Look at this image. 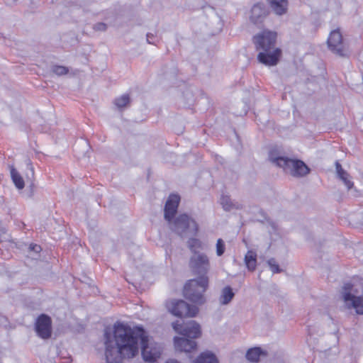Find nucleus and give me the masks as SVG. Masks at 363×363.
I'll return each instance as SVG.
<instances>
[{
    "label": "nucleus",
    "mask_w": 363,
    "mask_h": 363,
    "mask_svg": "<svg viewBox=\"0 0 363 363\" xmlns=\"http://www.w3.org/2000/svg\"><path fill=\"white\" fill-rule=\"evenodd\" d=\"M267 263L270 267V269L272 270V272L273 273H279L281 272V270L280 269L279 266L277 263L275 259H274V258L269 259L268 260Z\"/></svg>",
    "instance_id": "obj_27"
},
{
    "label": "nucleus",
    "mask_w": 363,
    "mask_h": 363,
    "mask_svg": "<svg viewBox=\"0 0 363 363\" xmlns=\"http://www.w3.org/2000/svg\"><path fill=\"white\" fill-rule=\"evenodd\" d=\"M208 276L189 280L184 287L185 298L194 303L203 304L206 302L204 294L208 288Z\"/></svg>",
    "instance_id": "obj_3"
},
{
    "label": "nucleus",
    "mask_w": 363,
    "mask_h": 363,
    "mask_svg": "<svg viewBox=\"0 0 363 363\" xmlns=\"http://www.w3.org/2000/svg\"><path fill=\"white\" fill-rule=\"evenodd\" d=\"M269 159L273 164L282 168L286 173L294 177H303L310 171L308 166L301 160L277 156L273 152H270Z\"/></svg>",
    "instance_id": "obj_5"
},
{
    "label": "nucleus",
    "mask_w": 363,
    "mask_h": 363,
    "mask_svg": "<svg viewBox=\"0 0 363 363\" xmlns=\"http://www.w3.org/2000/svg\"><path fill=\"white\" fill-rule=\"evenodd\" d=\"M172 327L176 332L190 339L197 338L201 335L200 325L194 320L187 322L184 325L175 322L172 323Z\"/></svg>",
    "instance_id": "obj_10"
},
{
    "label": "nucleus",
    "mask_w": 363,
    "mask_h": 363,
    "mask_svg": "<svg viewBox=\"0 0 363 363\" xmlns=\"http://www.w3.org/2000/svg\"><path fill=\"white\" fill-rule=\"evenodd\" d=\"M94 28L96 30L104 31L106 30V25L103 23H99L94 25Z\"/></svg>",
    "instance_id": "obj_28"
},
{
    "label": "nucleus",
    "mask_w": 363,
    "mask_h": 363,
    "mask_svg": "<svg viewBox=\"0 0 363 363\" xmlns=\"http://www.w3.org/2000/svg\"><path fill=\"white\" fill-rule=\"evenodd\" d=\"M225 250V245L224 241L219 238L216 242V255L220 257L223 255Z\"/></svg>",
    "instance_id": "obj_26"
},
{
    "label": "nucleus",
    "mask_w": 363,
    "mask_h": 363,
    "mask_svg": "<svg viewBox=\"0 0 363 363\" xmlns=\"http://www.w3.org/2000/svg\"><path fill=\"white\" fill-rule=\"evenodd\" d=\"M220 203L225 211H230L233 208H237L235 204H234L231 201V199L227 195L221 196L220 199Z\"/></svg>",
    "instance_id": "obj_23"
},
{
    "label": "nucleus",
    "mask_w": 363,
    "mask_h": 363,
    "mask_svg": "<svg viewBox=\"0 0 363 363\" xmlns=\"http://www.w3.org/2000/svg\"><path fill=\"white\" fill-rule=\"evenodd\" d=\"M10 172H11V179H12L15 186H16V188L18 189H23L24 188L25 184H24V181H23V179L22 178V177L17 172V170L13 167L11 168Z\"/></svg>",
    "instance_id": "obj_21"
},
{
    "label": "nucleus",
    "mask_w": 363,
    "mask_h": 363,
    "mask_svg": "<svg viewBox=\"0 0 363 363\" xmlns=\"http://www.w3.org/2000/svg\"><path fill=\"white\" fill-rule=\"evenodd\" d=\"M170 228L182 237L191 238L196 235L199 226L195 220L187 214H181L176 217Z\"/></svg>",
    "instance_id": "obj_6"
},
{
    "label": "nucleus",
    "mask_w": 363,
    "mask_h": 363,
    "mask_svg": "<svg viewBox=\"0 0 363 363\" xmlns=\"http://www.w3.org/2000/svg\"><path fill=\"white\" fill-rule=\"evenodd\" d=\"M265 355L259 347L249 349L246 353V358L252 362H258L261 355Z\"/></svg>",
    "instance_id": "obj_20"
},
{
    "label": "nucleus",
    "mask_w": 363,
    "mask_h": 363,
    "mask_svg": "<svg viewBox=\"0 0 363 363\" xmlns=\"http://www.w3.org/2000/svg\"><path fill=\"white\" fill-rule=\"evenodd\" d=\"M234 296L235 293L233 291L232 288L229 286H225L220 291L219 303L221 305H227L232 301Z\"/></svg>",
    "instance_id": "obj_18"
},
{
    "label": "nucleus",
    "mask_w": 363,
    "mask_h": 363,
    "mask_svg": "<svg viewBox=\"0 0 363 363\" xmlns=\"http://www.w3.org/2000/svg\"><path fill=\"white\" fill-rule=\"evenodd\" d=\"M33 186H34V184L33 183H31V184H30L31 189H33Z\"/></svg>",
    "instance_id": "obj_34"
},
{
    "label": "nucleus",
    "mask_w": 363,
    "mask_h": 363,
    "mask_svg": "<svg viewBox=\"0 0 363 363\" xmlns=\"http://www.w3.org/2000/svg\"><path fill=\"white\" fill-rule=\"evenodd\" d=\"M52 72L57 76H62L67 74L69 72L67 67L60 65H54L52 67Z\"/></svg>",
    "instance_id": "obj_25"
},
{
    "label": "nucleus",
    "mask_w": 363,
    "mask_h": 363,
    "mask_svg": "<svg viewBox=\"0 0 363 363\" xmlns=\"http://www.w3.org/2000/svg\"><path fill=\"white\" fill-rule=\"evenodd\" d=\"M29 249L30 252H33L36 254L40 252L42 250L41 247L38 245H30Z\"/></svg>",
    "instance_id": "obj_29"
},
{
    "label": "nucleus",
    "mask_w": 363,
    "mask_h": 363,
    "mask_svg": "<svg viewBox=\"0 0 363 363\" xmlns=\"http://www.w3.org/2000/svg\"><path fill=\"white\" fill-rule=\"evenodd\" d=\"M174 346L178 350L190 352L191 350L196 349V343L194 340L184 336L182 337L174 338Z\"/></svg>",
    "instance_id": "obj_14"
},
{
    "label": "nucleus",
    "mask_w": 363,
    "mask_h": 363,
    "mask_svg": "<svg viewBox=\"0 0 363 363\" xmlns=\"http://www.w3.org/2000/svg\"><path fill=\"white\" fill-rule=\"evenodd\" d=\"M130 104V97L128 94H123L114 101V104L119 109L126 107Z\"/></svg>",
    "instance_id": "obj_24"
},
{
    "label": "nucleus",
    "mask_w": 363,
    "mask_h": 363,
    "mask_svg": "<svg viewBox=\"0 0 363 363\" xmlns=\"http://www.w3.org/2000/svg\"><path fill=\"white\" fill-rule=\"evenodd\" d=\"M342 298L348 308H354L363 315V286L361 284H345L342 288Z\"/></svg>",
    "instance_id": "obj_4"
},
{
    "label": "nucleus",
    "mask_w": 363,
    "mask_h": 363,
    "mask_svg": "<svg viewBox=\"0 0 363 363\" xmlns=\"http://www.w3.org/2000/svg\"><path fill=\"white\" fill-rule=\"evenodd\" d=\"M272 10L277 15L281 16L284 14L287 11V0H268Z\"/></svg>",
    "instance_id": "obj_16"
},
{
    "label": "nucleus",
    "mask_w": 363,
    "mask_h": 363,
    "mask_svg": "<svg viewBox=\"0 0 363 363\" xmlns=\"http://www.w3.org/2000/svg\"><path fill=\"white\" fill-rule=\"evenodd\" d=\"M328 45L330 50L340 56L345 55V45L342 40V35L339 30H333L328 39Z\"/></svg>",
    "instance_id": "obj_11"
},
{
    "label": "nucleus",
    "mask_w": 363,
    "mask_h": 363,
    "mask_svg": "<svg viewBox=\"0 0 363 363\" xmlns=\"http://www.w3.org/2000/svg\"><path fill=\"white\" fill-rule=\"evenodd\" d=\"M35 331L39 337L43 339H48L52 333L51 318L45 314L40 315L35 323Z\"/></svg>",
    "instance_id": "obj_12"
},
{
    "label": "nucleus",
    "mask_w": 363,
    "mask_h": 363,
    "mask_svg": "<svg viewBox=\"0 0 363 363\" xmlns=\"http://www.w3.org/2000/svg\"><path fill=\"white\" fill-rule=\"evenodd\" d=\"M105 357L107 363H121L123 359L135 357L140 343L145 341L144 330L116 323L113 329L104 330Z\"/></svg>",
    "instance_id": "obj_1"
},
{
    "label": "nucleus",
    "mask_w": 363,
    "mask_h": 363,
    "mask_svg": "<svg viewBox=\"0 0 363 363\" xmlns=\"http://www.w3.org/2000/svg\"><path fill=\"white\" fill-rule=\"evenodd\" d=\"M154 38V35L153 34H151V33H147V42L150 44H152L153 43L152 41H151V39H152Z\"/></svg>",
    "instance_id": "obj_31"
},
{
    "label": "nucleus",
    "mask_w": 363,
    "mask_h": 363,
    "mask_svg": "<svg viewBox=\"0 0 363 363\" xmlns=\"http://www.w3.org/2000/svg\"><path fill=\"white\" fill-rule=\"evenodd\" d=\"M267 16L265 7L262 4H257L251 9L250 20L254 24H257L264 20Z\"/></svg>",
    "instance_id": "obj_15"
},
{
    "label": "nucleus",
    "mask_w": 363,
    "mask_h": 363,
    "mask_svg": "<svg viewBox=\"0 0 363 363\" xmlns=\"http://www.w3.org/2000/svg\"><path fill=\"white\" fill-rule=\"evenodd\" d=\"M335 168L339 179L342 181L348 190L351 189L354 186V183L351 181L350 174L342 169L339 162H336Z\"/></svg>",
    "instance_id": "obj_17"
},
{
    "label": "nucleus",
    "mask_w": 363,
    "mask_h": 363,
    "mask_svg": "<svg viewBox=\"0 0 363 363\" xmlns=\"http://www.w3.org/2000/svg\"><path fill=\"white\" fill-rule=\"evenodd\" d=\"M277 33L269 30H264L257 34L253 41L257 50H262L257 55L259 62L267 65H276L281 55V50L275 48Z\"/></svg>",
    "instance_id": "obj_2"
},
{
    "label": "nucleus",
    "mask_w": 363,
    "mask_h": 363,
    "mask_svg": "<svg viewBox=\"0 0 363 363\" xmlns=\"http://www.w3.org/2000/svg\"><path fill=\"white\" fill-rule=\"evenodd\" d=\"M166 363H179V362L175 359H169Z\"/></svg>",
    "instance_id": "obj_32"
},
{
    "label": "nucleus",
    "mask_w": 363,
    "mask_h": 363,
    "mask_svg": "<svg viewBox=\"0 0 363 363\" xmlns=\"http://www.w3.org/2000/svg\"><path fill=\"white\" fill-rule=\"evenodd\" d=\"M189 267L194 274L207 276L211 268L209 258L204 253L196 252L190 258Z\"/></svg>",
    "instance_id": "obj_8"
},
{
    "label": "nucleus",
    "mask_w": 363,
    "mask_h": 363,
    "mask_svg": "<svg viewBox=\"0 0 363 363\" xmlns=\"http://www.w3.org/2000/svg\"><path fill=\"white\" fill-rule=\"evenodd\" d=\"M199 242L198 240L196 239H191L189 241V246L191 249H192L193 246L196 244H197V242Z\"/></svg>",
    "instance_id": "obj_30"
},
{
    "label": "nucleus",
    "mask_w": 363,
    "mask_h": 363,
    "mask_svg": "<svg viewBox=\"0 0 363 363\" xmlns=\"http://www.w3.org/2000/svg\"><path fill=\"white\" fill-rule=\"evenodd\" d=\"M30 170H31V172H32V175L33 176V167H30Z\"/></svg>",
    "instance_id": "obj_33"
},
{
    "label": "nucleus",
    "mask_w": 363,
    "mask_h": 363,
    "mask_svg": "<svg viewBox=\"0 0 363 363\" xmlns=\"http://www.w3.org/2000/svg\"><path fill=\"white\" fill-rule=\"evenodd\" d=\"M144 339L145 341L140 343V348H141L143 357L145 362H154L160 357L162 352V347L158 343L150 340L145 330Z\"/></svg>",
    "instance_id": "obj_7"
},
{
    "label": "nucleus",
    "mask_w": 363,
    "mask_h": 363,
    "mask_svg": "<svg viewBox=\"0 0 363 363\" xmlns=\"http://www.w3.org/2000/svg\"><path fill=\"white\" fill-rule=\"evenodd\" d=\"M245 263L250 271H254L257 267V254L253 250H249L245 256Z\"/></svg>",
    "instance_id": "obj_19"
},
{
    "label": "nucleus",
    "mask_w": 363,
    "mask_h": 363,
    "mask_svg": "<svg viewBox=\"0 0 363 363\" xmlns=\"http://www.w3.org/2000/svg\"><path fill=\"white\" fill-rule=\"evenodd\" d=\"M179 203V196L176 194L169 196L164 207V218L170 222L171 219L177 212Z\"/></svg>",
    "instance_id": "obj_13"
},
{
    "label": "nucleus",
    "mask_w": 363,
    "mask_h": 363,
    "mask_svg": "<svg viewBox=\"0 0 363 363\" xmlns=\"http://www.w3.org/2000/svg\"><path fill=\"white\" fill-rule=\"evenodd\" d=\"M194 363H218L216 356L210 352L202 353Z\"/></svg>",
    "instance_id": "obj_22"
},
{
    "label": "nucleus",
    "mask_w": 363,
    "mask_h": 363,
    "mask_svg": "<svg viewBox=\"0 0 363 363\" xmlns=\"http://www.w3.org/2000/svg\"><path fill=\"white\" fill-rule=\"evenodd\" d=\"M167 307L172 314L177 317H194L199 311L196 306H191L182 300L171 301L167 303Z\"/></svg>",
    "instance_id": "obj_9"
}]
</instances>
